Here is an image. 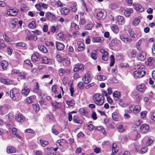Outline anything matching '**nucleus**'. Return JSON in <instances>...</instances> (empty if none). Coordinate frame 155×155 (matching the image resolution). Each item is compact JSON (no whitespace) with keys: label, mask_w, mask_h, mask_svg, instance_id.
Segmentation results:
<instances>
[{"label":"nucleus","mask_w":155,"mask_h":155,"mask_svg":"<svg viewBox=\"0 0 155 155\" xmlns=\"http://www.w3.org/2000/svg\"><path fill=\"white\" fill-rule=\"evenodd\" d=\"M146 57V54L143 52H140L139 53V56L138 59L141 61H143L144 60Z\"/></svg>","instance_id":"25"},{"label":"nucleus","mask_w":155,"mask_h":155,"mask_svg":"<svg viewBox=\"0 0 155 155\" xmlns=\"http://www.w3.org/2000/svg\"><path fill=\"white\" fill-rule=\"evenodd\" d=\"M55 5L57 6L58 7H63L64 6V4L62 3L60 0L57 1L56 2Z\"/></svg>","instance_id":"59"},{"label":"nucleus","mask_w":155,"mask_h":155,"mask_svg":"<svg viewBox=\"0 0 155 155\" xmlns=\"http://www.w3.org/2000/svg\"><path fill=\"white\" fill-rule=\"evenodd\" d=\"M140 17H138L134 19L132 22V25L135 26L138 25L140 21Z\"/></svg>","instance_id":"34"},{"label":"nucleus","mask_w":155,"mask_h":155,"mask_svg":"<svg viewBox=\"0 0 155 155\" xmlns=\"http://www.w3.org/2000/svg\"><path fill=\"white\" fill-rule=\"evenodd\" d=\"M57 26H52L51 27L50 29L51 31L53 33H55L57 30Z\"/></svg>","instance_id":"64"},{"label":"nucleus","mask_w":155,"mask_h":155,"mask_svg":"<svg viewBox=\"0 0 155 155\" xmlns=\"http://www.w3.org/2000/svg\"><path fill=\"white\" fill-rule=\"evenodd\" d=\"M93 42L100 43L101 41V38L100 37H93L92 40Z\"/></svg>","instance_id":"42"},{"label":"nucleus","mask_w":155,"mask_h":155,"mask_svg":"<svg viewBox=\"0 0 155 155\" xmlns=\"http://www.w3.org/2000/svg\"><path fill=\"white\" fill-rule=\"evenodd\" d=\"M57 38L59 41H63L65 39L64 34L62 32H61L58 34L57 36Z\"/></svg>","instance_id":"40"},{"label":"nucleus","mask_w":155,"mask_h":155,"mask_svg":"<svg viewBox=\"0 0 155 155\" xmlns=\"http://www.w3.org/2000/svg\"><path fill=\"white\" fill-rule=\"evenodd\" d=\"M70 11L69 9L66 7H63L61 9V12L63 15H66L69 13Z\"/></svg>","instance_id":"30"},{"label":"nucleus","mask_w":155,"mask_h":155,"mask_svg":"<svg viewBox=\"0 0 155 155\" xmlns=\"http://www.w3.org/2000/svg\"><path fill=\"white\" fill-rule=\"evenodd\" d=\"M42 62L45 64H50L51 63V60L47 57L43 56L41 58Z\"/></svg>","instance_id":"24"},{"label":"nucleus","mask_w":155,"mask_h":155,"mask_svg":"<svg viewBox=\"0 0 155 155\" xmlns=\"http://www.w3.org/2000/svg\"><path fill=\"white\" fill-rule=\"evenodd\" d=\"M73 120L74 123H76L81 124L82 122V121L76 115L74 116Z\"/></svg>","instance_id":"32"},{"label":"nucleus","mask_w":155,"mask_h":155,"mask_svg":"<svg viewBox=\"0 0 155 155\" xmlns=\"http://www.w3.org/2000/svg\"><path fill=\"white\" fill-rule=\"evenodd\" d=\"M15 119L19 122H22L25 120V117L21 113H19L15 115Z\"/></svg>","instance_id":"11"},{"label":"nucleus","mask_w":155,"mask_h":155,"mask_svg":"<svg viewBox=\"0 0 155 155\" xmlns=\"http://www.w3.org/2000/svg\"><path fill=\"white\" fill-rule=\"evenodd\" d=\"M133 6L134 9L137 12H142L144 10V8L138 3L133 4Z\"/></svg>","instance_id":"9"},{"label":"nucleus","mask_w":155,"mask_h":155,"mask_svg":"<svg viewBox=\"0 0 155 155\" xmlns=\"http://www.w3.org/2000/svg\"><path fill=\"white\" fill-rule=\"evenodd\" d=\"M70 71L68 70H64L63 68H60L59 71V74L60 76H62L66 73H69Z\"/></svg>","instance_id":"39"},{"label":"nucleus","mask_w":155,"mask_h":155,"mask_svg":"<svg viewBox=\"0 0 155 155\" xmlns=\"http://www.w3.org/2000/svg\"><path fill=\"white\" fill-rule=\"evenodd\" d=\"M133 10L132 8H130L127 9L124 12L125 15L127 17H129L131 13H133Z\"/></svg>","instance_id":"38"},{"label":"nucleus","mask_w":155,"mask_h":155,"mask_svg":"<svg viewBox=\"0 0 155 155\" xmlns=\"http://www.w3.org/2000/svg\"><path fill=\"white\" fill-rule=\"evenodd\" d=\"M79 112L82 115H85L86 117H88V110L85 108H82L80 109Z\"/></svg>","instance_id":"21"},{"label":"nucleus","mask_w":155,"mask_h":155,"mask_svg":"<svg viewBox=\"0 0 155 155\" xmlns=\"http://www.w3.org/2000/svg\"><path fill=\"white\" fill-rule=\"evenodd\" d=\"M40 142L41 146L44 147H45L49 144L48 141L45 140H40Z\"/></svg>","instance_id":"47"},{"label":"nucleus","mask_w":155,"mask_h":155,"mask_svg":"<svg viewBox=\"0 0 155 155\" xmlns=\"http://www.w3.org/2000/svg\"><path fill=\"white\" fill-rule=\"evenodd\" d=\"M57 86L56 85H54L52 87V91L55 94H58V91H57Z\"/></svg>","instance_id":"55"},{"label":"nucleus","mask_w":155,"mask_h":155,"mask_svg":"<svg viewBox=\"0 0 155 155\" xmlns=\"http://www.w3.org/2000/svg\"><path fill=\"white\" fill-rule=\"evenodd\" d=\"M67 143L66 141L64 139H61L58 140H57L56 143V145L60 146L62 147H63V144H65Z\"/></svg>","instance_id":"27"},{"label":"nucleus","mask_w":155,"mask_h":155,"mask_svg":"<svg viewBox=\"0 0 155 155\" xmlns=\"http://www.w3.org/2000/svg\"><path fill=\"white\" fill-rule=\"evenodd\" d=\"M97 79L98 80L100 81H104L106 80L107 77L106 76L102 75H98L97 76Z\"/></svg>","instance_id":"46"},{"label":"nucleus","mask_w":155,"mask_h":155,"mask_svg":"<svg viewBox=\"0 0 155 155\" xmlns=\"http://www.w3.org/2000/svg\"><path fill=\"white\" fill-rule=\"evenodd\" d=\"M56 47L57 49L59 51L63 50L64 48V44L58 41L56 42Z\"/></svg>","instance_id":"17"},{"label":"nucleus","mask_w":155,"mask_h":155,"mask_svg":"<svg viewBox=\"0 0 155 155\" xmlns=\"http://www.w3.org/2000/svg\"><path fill=\"white\" fill-rule=\"evenodd\" d=\"M57 61L60 62H62L64 58L61 57L59 54H58L56 56Z\"/></svg>","instance_id":"57"},{"label":"nucleus","mask_w":155,"mask_h":155,"mask_svg":"<svg viewBox=\"0 0 155 155\" xmlns=\"http://www.w3.org/2000/svg\"><path fill=\"white\" fill-rule=\"evenodd\" d=\"M33 107L36 112L38 111L40 109V107L38 105L36 104H33Z\"/></svg>","instance_id":"56"},{"label":"nucleus","mask_w":155,"mask_h":155,"mask_svg":"<svg viewBox=\"0 0 155 155\" xmlns=\"http://www.w3.org/2000/svg\"><path fill=\"white\" fill-rule=\"evenodd\" d=\"M17 21L16 18H13L11 20L9 24L10 27L12 28H14L16 26V24Z\"/></svg>","instance_id":"28"},{"label":"nucleus","mask_w":155,"mask_h":155,"mask_svg":"<svg viewBox=\"0 0 155 155\" xmlns=\"http://www.w3.org/2000/svg\"><path fill=\"white\" fill-rule=\"evenodd\" d=\"M66 103L68 106L71 107L74 106L75 104V101L73 100L66 101Z\"/></svg>","instance_id":"45"},{"label":"nucleus","mask_w":155,"mask_h":155,"mask_svg":"<svg viewBox=\"0 0 155 155\" xmlns=\"http://www.w3.org/2000/svg\"><path fill=\"white\" fill-rule=\"evenodd\" d=\"M36 25L35 21H33L29 23L28 25V27L31 29H33L36 27Z\"/></svg>","instance_id":"52"},{"label":"nucleus","mask_w":155,"mask_h":155,"mask_svg":"<svg viewBox=\"0 0 155 155\" xmlns=\"http://www.w3.org/2000/svg\"><path fill=\"white\" fill-rule=\"evenodd\" d=\"M35 97L34 96H32L27 98L26 101L28 104H31L34 102Z\"/></svg>","instance_id":"37"},{"label":"nucleus","mask_w":155,"mask_h":155,"mask_svg":"<svg viewBox=\"0 0 155 155\" xmlns=\"http://www.w3.org/2000/svg\"><path fill=\"white\" fill-rule=\"evenodd\" d=\"M62 62L64 66L66 67L68 66L70 64V59L69 58H68L66 59L64 58Z\"/></svg>","instance_id":"31"},{"label":"nucleus","mask_w":155,"mask_h":155,"mask_svg":"<svg viewBox=\"0 0 155 155\" xmlns=\"http://www.w3.org/2000/svg\"><path fill=\"white\" fill-rule=\"evenodd\" d=\"M16 149L13 147L9 146L7 147V151L8 153H11L16 152Z\"/></svg>","instance_id":"33"},{"label":"nucleus","mask_w":155,"mask_h":155,"mask_svg":"<svg viewBox=\"0 0 155 155\" xmlns=\"http://www.w3.org/2000/svg\"><path fill=\"white\" fill-rule=\"evenodd\" d=\"M140 130L142 133H146L149 130V127L147 124H143L140 127Z\"/></svg>","instance_id":"15"},{"label":"nucleus","mask_w":155,"mask_h":155,"mask_svg":"<svg viewBox=\"0 0 155 155\" xmlns=\"http://www.w3.org/2000/svg\"><path fill=\"white\" fill-rule=\"evenodd\" d=\"M25 39L27 40L36 41L37 39V37L35 35L30 33L26 37Z\"/></svg>","instance_id":"18"},{"label":"nucleus","mask_w":155,"mask_h":155,"mask_svg":"<svg viewBox=\"0 0 155 155\" xmlns=\"http://www.w3.org/2000/svg\"><path fill=\"white\" fill-rule=\"evenodd\" d=\"M119 104L120 106L123 107H125L127 106V104L125 103L124 101L121 100H120L119 101Z\"/></svg>","instance_id":"61"},{"label":"nucleus","mask_w":155,"mask_h":155,"mask_svg":"<svg viewBox=\"0 0 155 155\" xmlns=\"http://www.w3.org/2000/svg\"><path fill=\"white\" fill-rule=\"evenodd\" d=\"M0 81L1 82L6 85H10L13 84V81L7 79L2 78H0Z\"/></svg>","instance_id":"13"},{"label":"nucleus","mask_w":155,"mask_h":155,"mask_svg":"<svg viewBox=\"0 0 155 155\" xmlns=\"http://www.w3.org/2000/svg\"><path fill=\"white\" fill-rule=\"evenodd\" d=\"M84 69V66L80 64H76L74 69V72H76L78 71L79 70H81V71L83 70Z\"/></svg>","instance_id":"20"},{"label":"nucleus","mask_w":155,"mask_h":155,"mask_svg":"<svg viewBox=\"0 0 155 155\" xmlns=\"http://www.w3.org/2000/svg\"><path fill=\"white\" fill-rule=\"evenodd\" d=\"M134 113H137L139 112L140 111V107L139 105H136L135 106L134 108Z\"/></svg>","instance_id":"60"},{"label":"nucleus","mask_w":155,"mask_h":155,"mask_svg":"<svg viewBox=\"0 0 155 155\" xmlns=\"http://www.w3.org/2000/svg\"><path fill=\"white\" fill-rule=\"evenodd\" d=\"M29 89L27 87H24L22 89L21 93L24 96H26L30 92Z\"/></svg>","instance_id":"23"},{"label":"nucleus","mask_w":155,"mask_h":155,"mask_svg":"<svg viewBox=\"0 0 155 155\" xmlns=\"http://www.w3.org/2000/svg\"><path fill=\"white\" fill-rule=\"evenodd\" d=\"M137 70L133 72V74L136 78H141L145 74V71L144 70V66L142 65H137Z\"/></svg>","instance_id":"1"},{"label":"nucleus","mask_w":155,"mask_h":155,"mask_svg":"<svg viewBox=\"0 0 155 155\" xmlns=\"http://www.w3.org/2000/svg\"><path fill=\"white\" fill-rule=\"evenodd\" d=\"M125 22V19L122 16L119 15L116 18V23L119 25H123Z\"/></svg>","instance_id":"6"},{"label":"nucleus","mask_w":155,"mask_h":155,"mask_svg":"<svg viewBox=\"0 0 155 155\" xmlns=\"http://www.w3.org/2000/svg\"><path fill=\"white\" fill-rule=\"evenodd\" d=\"M118 110L116 109L115 112H113L112 114V117L113 119L115 121H117L118 120V116L117 115V112Z\"/></svg>","instance_id":"44"},{"label":"nucleus","mask_w":155,"mask_h":155,"mask_svg":"<svg viewBox=\"0 0 155 155\" xmlns=\"http://www.w3.org/2000/svg\"><path fill=\"white\" fill-rule=\"evenodd\" d=\"M153 137H149L146 142V145L147 146H149L153 143Z\"/></svg>","instance_id":"48"},{"label":"nucleus","mask_w":155,"mask_h":155,"mask_svg":"<svg viewBox=\"0 0 155 155\" xmlns=\"http://www.w3.org/2000/svg\"><path fill=\"white\" fill-rule=\"evenodd\" d=\"M136 89L141 93H144L147 89V87L144 84H141L137 86Z\"/></svg>","instance_id":"7"},{"label":"nucleus","mask_w":155,"mask_h":155,"mask_svg":"<svg viewBox=\"0 0 155 155\" xmlns=\"http://www.w3.org/2000/svg\"><path fill=\"white\" fill-rule=\"evenodd\" d=\"M117 41L115 39H112L109 45L110 46H113L116 45Z\"/></svg>","instance_id":"63"},{"label":"nucleus","mask_w":155,"mask_h":155,"mask_svg":"<svg viewBox=\"0 0 155 155\" xmlns=\"http://www.w3.org/2000/svg\"><path fill=\"white\" fill-rule=\"evenodd\" d=\"M1 65L2 69L4 70H5L8 66V63L6 61L2 60L1 62Z\"/></svg>","instance_id":"26"},{"label":"nucleus","mask_w":155,"mask_h":155,"mask_svg":"<svg viewBox=\"0 0 155 155\" xmlns=\"http://www.w3.org/2000/svg\"><path fill=\"white\" fill-rule=\"evenodd\" d=\"M106 15V13L104 10L99 11L97 14V18L99 19H104Z\"/></svg>","instance_id":"10"},{"label":"nucleus","mask_w":155,"mask_h":155,"mask_svg":"<svg viewBox=\"0 0 155 155\" xmlns=\"http://www.w3.org/2000/svg\"><path fill=\"white\" fill-rule=\"evenodd\" d=\"M91 58L95 60L97 59V52L95 50L93 51L90 54Z\"/></svg>","instance_id":"35"},{"label":"nucleus","mask_w":155,"mask_h":155,"mask_svg":"<svg viewBox=\"0 0 155 155\" xmlns=\"http://www.w3.org/2000/svg\"><path fill=\"white\" fill-rule=\"evenodd\" d=\"M110 28L112 32L115 34H117L119 32V29L117 25L116 24H113L110 26Z\"/></svg>","instance_id":"14"},{"label":"nucleus","mask_w":155,"mask_h":155,"mask_svg":"<svg viewBox=\"0 0 155 155\" xmlns=\"http://www.w3.org/2000/svg\"><path fill=\"white\" fill-rule=\"evenodd\" d=\"M39 50L44 53H47L48 52V50L47 48L43 45H39L38 47Z\"/></svg>","instance_id":"36"},{"label":"nucleus","mask_w":155,"mask_h":155,"mask_svg":"<svg viewBox=\"0 0 155 155\" xmlns=\"http://www.w3.org/2000/svg\"><path fill=\"white\" fill-rule=\"evenodd\" d=\"M128 33L130 36L133 38H137V35L135 34L132 29H130L128 31Z\"/></svg>","instance_id":"41"},{"label":"nucleus","mask_w":155,"mask_h":155,"mask_svg":"<svg viewBox=\"0 0 155 155\" xmlns=\"http://www.w3.org/2000/svg\"><path fill=\"white\" fill-rule=\"evenodd\" d=\"M18 12L17 9H8L6 14L9 16H13L16 15L18 14Z\"/></svg>","instance_id":"5"},{"label":"nucleus","mask_w":155,"mask_h":155,"mask_svg":"<svg viewBox=\"0 0 155 155\" xmlns=\"http://www.w3.org/2000/svg\"><path fill=\"white\" fill-rule=\"evenodd\" d=\"M113 148L112 152L116 153L118 151L119 148L117 147V145L116 143H113L112 145Z\"/></svg>","instance_id":"43"},{"label":"nucleus","mask_w":155,"mask_h":155,"mask_svg":"<svg viewBox=\"0 0 155 155\" xmlns=\"http://www.w3.org/2000/svg\"><path fill=\"white\" fill-rule=\"evenodd\" d=\"M11 98L13 101H18L20 99V93L18 89L15 88L11 89L10 91Z\"/></svg>","instance_id":"2"},{"label":"nucleus","mask_w":155,"mask_h":155,"mask_svg":"<svg viewBox=\"0 0 155 155\" xmlns=\"http://www.w3.org/2000/svg\"><path fill=\"white\" fill-rule=\"evenodd\" d=\"M40 56L38 53L35 52L33 54L31 57V59L34 62H35L38 61L40 59Z\"/></svg>","instance_id":"19"},{"label":"nucleus","mask_w":155,"mask_h":155,"mask_svg":"<svg viewBox=\"0 0 155 155\" xmlns=\"http://www.w3.org/2000/svg\"><path fill=\"white\" fill-rule=\"evenodd\" d=\"M77 4L75 3H74L73 4V5L71 7V9L73 12H75L77 10V8L76 7Z\"/></svg>","instance_id":"62"},{"label":"nucleus","mask_w":155,"mask_h":155,"mask_svg":"<svg viewBox=\"0 0 155 155\" xmlns=\"http://www.w3.org/2000/svg\"><path fill=\"white\" fill-rule=\"evenodd\" d=\"M46 16L49 20H55L57 18L55 15L50 12H48L46 14Z\"/></svg>","instance_id":"12"},{"label":"nucleus","mask_w":155,"mask_h":155,"mask_svg":"<svg viewBox=\"0 0 155 155\" xmlns=\"http://www.w3.org/2000/svg\"><path fill=\"white\" fill-rule=\"evenodd\" d=\"M93 99L95 104L99 106L102 105L104 102V98L99 94H95L93 97Z\"/></svg>","instance_id":"3"},{"label":"nucleus","mask_w":155,"mask_h":155,"mask_svg":"<svg viewBox=\"0 0 155 155\" xmlns=\"http://www.w3.org/2000/svg\"><path fill=\"white\" fill-rule=\"evenodd\" d=\"M147 150L148 148L147 147H143L140 149L139 151V153L141 154L147 152Z\"/></svg>","instance_id":"54"},{"label":"nucleus","mask_w":155,"mask_h":155,"mask_svg":"<svg viewBox=\"0 0 155 155\" xmlns=\"http://www.w3.org/2000/svg\"><path fill=\"white\" fill-rule=\"evenodd\" d=\"M6 107H8V105H6L4 106H0V114H4L6 113L8 111Z\"/></svg>","instance_id":"22"},{"label":"nucleus","mask_w":155,"mask_h":155,"mask_svg":"<svg viewBox=\"0 0 155 155\" xmlns=\"http://www.w3.org/2000/svg\"><path fill=\"white\" fill-rule=\"evenodd\" d=\"M154 61V59L152 57H150L147 60V64L149 65H152Z\"/></svg>","instance_id":"53"},{"label":"nucleus","mask_w":155,"mask_h":155,"mask_svg":"<svg viewBox=\"0 0 155 155\" xmlns=\"http://www.w3.org/2000/svg\"><path fill=\"white\" fill-rule=\"evenodd\" d=\"M78 50L79 51H82L84 49V46L83 43L81 41H79L78 42Z\"/></svg>","instance_id":"29"},{"label":"nucleus","mask_w":155,"mask_h":155,"mask_svg":"<svg viewBox=\"0 0 155 155\" xmlns=\"http://www.w3.org/2000/svg\"><path fill=\"white\" fill-rule=\"evenodd\" d=\"M110 58L111 61L110 64V66H112L114 65L115 62L114 57L113 55H111L110 56Z\"/></svg>","instance_id":"51"},{"label":"nucleus","mask_w":155,"mask_h":155,"mask_svg":"<svg viewBox=\"0 0 155 155\" xmlns=\"http://www.w3.org/2000/svg\"><path fill=\"white\" fill-rule=\"evenodd\" d=\"M71 27L73 29H74L76 30H78L79 28L78 25L74 22L71 23Z\"/></svg>","instance_id":"49"},{"label":"nucleus","mask_w":155,"mask_h":155,"mask_svg":"<svg viewBox=\"0 0 155 155\" xmlns=\"http://www.w3.org/2000/svg\"><path fill=\"white\" fill-rule=\"evenodd\" d=\"M120 38L121 40L125 43H128L132 41V39L131 38H124L123 34L120 35Z\"/></svg>","instance_id":"16"},{"label":"nucleus","mask_w":155,"mask_h":155,"mask_svg":"<svg viewBox=\"0 0 155 155\" xmlns=\"http://www.w3.org/2000/svg\"><path fill=\"white\" fill-rule=\"evenodd\" d=\"M91 75L89 73H87L82 78L83 81L85 84H87L91 81Z\"/></svg>","instance_id":"4"},{"label":"nucleus","mask_w":155,"mask_h":155,"mask_svg":"<svg viewBox=\"0 0 155 155\" xmlns=\"http://www.w3.org/2000/svg\"><path fill=\"white\" fill-rule=\"evenodd\" d=\"M100 52L102 54L101 56L102 59L105 61L107 60L108 58V52L103 49H101Z\"/></svg>","instance_id":"8"},{"label":"nucleus","mask_w":155,"mask_h":155,"mask_svg":"<svg viewBox=\"0 0 155 155\" xmlns=\"http://www.w3.org/2000/svg\"><path fill=\"white\" fill-rule=\"evenodd\" d=\"M93 26V24L92 23L88 24L85 26L86 29L87 30H91L92 27Z\"/></svg>","instance_id":"58"},{"label":"nucleus","mask_w":155,"mask_h":155,"mask_svg":"<svg viewBox=\"0 0 155 155\" xmlns=\"http://www.w3.org/2000/svg\"><path fill=\"white\" fill-rule=\"evenodd\" d=\"M26 76V74L24 72H20L18 76L21 79H24L25 78Z\"/></svg>","instance_id":"50"}]
</instances>
